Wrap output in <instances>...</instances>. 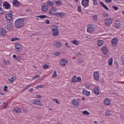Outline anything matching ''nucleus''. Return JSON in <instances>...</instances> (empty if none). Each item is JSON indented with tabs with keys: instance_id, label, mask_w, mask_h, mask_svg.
<instances>
[{
	"instance_id": "1",
	"label": "nucleus",
	"mask_w": 124,
	"mask_h": 124,
	"mask_svg": "<svg viewBox=\"0 0 124 124\" xmlns=\"http://www.w3.org/2000/svg\"><path fill=\"white\" fill-rule=\"evenodd\" d=\"M15 26L16 29H18V30L23 29L25 26V22L24 21V19H23L22 18L16 19L15 21Z\"/></svg>"
},
{
	"instance_id": "2",
	"label": "nucleus",
	"mask_w": 124,
	"mask_h": 124,
	"mask_svg": "<svg viewBox=\"0 0 124 124\" xmlns=\"http://www.w3.org/2000/svg\"><path fill=\"white\" fill-rule=\"evenodd\" d=\"M50 30L52 32V35L53 36H58L60 33V31L58 29V26L57 25H53L51 27Z\"/></svg>"
},
{
	"instance_id": "3",
	"label": "nucleus",
	"mask_w": 124,
	"mask_h": 124,
	"mask_svg": "<svg viewBox=\"0 0 124 124\" xmlns=\"http://www.w3.org/2000/svg\"><path fill=\"white\" fill-rule=\"evenodd\" d=\"M4 28L7 31H11L13 29V23L9 22L4 24Z\"/></svg>"
},
{
	"instance_id": "4",
	"label": "nucleus",
	"mask_w": 124,
	"mask_h": 124,
	"mask_svg": "<svg viewBox=\"0 0 124 124\" xmlns=\"http://www.w3.org/2000/svg\"><path fill=\"white\" fill-rule=\"evenodd\" d=\"M57 11H58V8L55 7H51L49 10L48 14L50 16H56Z\"/></svg>"
},
{
	"instance_id": "5",
	"label": "nucleus",
	"mask_w": 124,
	"mask_h": 124,
	"mask_svg": "<svg viewBox=\"0 0 124 124\" xmlns=\"http://www.w3.org/2000/svg\"><path fill=\"white\" fill-rule=\"evenodd\" d=\"M94 30H95V28H94L93 25H89L87 29V32L88 33H92L94 31Z\"/></svg>"
},
{
	"instance_id": "6",
	"label": "nucleus",
	"mask_w": 124,
	"mask_h": 124,
	"mask_svg": "<svg viewBox=\"0 0 124 124\" xmlns=\"http://www.w3.org/2000/svg\"><path fill=\"white\" fill-rule=\"evenodd\" d=\"M104 23L106 27H110L112 23V18H107L104 20Z\"/></svg>"
},
{
	"instance_id": "7",
	"label": "nucleus",
	"mask_w": 124,
	"mask_h": 124,
	"mask_svg": "<svg viewBox=\"0 0 124 124\" xmlns=\"http://www.w3.org/2000/svg\"><path fill=\"white\" fill-rule=\"evenodd\" d=\"M113 27L114 29H116L117 30H120L121 27H122V24L121 22L119 21H115V22L113 23Z\"/></svg>"
},
{
	"instance_id": "8",
	"label": "nucleus",
	"mask_w": 124,
	"mask_h": 124,
	"mask_svg": "<svg viewBox=\"0 0 124 124\" xmlns=\"http://www.w3.org/2000/svg\"><path fill=\"white\" fill-rule=\"evenodd\" d=\"M5 18L6 20H7L8 21H12L13 19V15H12V13L6 14Z\"/></svg>"
},
{
	"instance_id": "9",
	"label": "nucleus",
	"mask_w": 124,
	"mask_h": 124,
	"mask_svg": "<svg viewBox=\"0 0 124 124\" xmlns=\"http://www.w3.org/2000/svg\"><path fill=\"white\" fill-rule=\"evenodd\" d=\"M72 103L73 106L78 107V106L80 105V102L78 99H74L72 100Z\"/></svg>"
},
{
	"instance_id": "10",
	"label": "nucleus",
	"mask_w": 124,
	"mask_h": 124,
	"mask_svg": "<svg viewBox=\"0 0 124 124\" xmlns=\"http://www.w3.org/2000/svg\"><path fill=\"white\" fill-rule=\"evenodd\" d=\"M68 61L66 59H62L60 60V64L62 66H65Z\"/></svg>"
},
{
	"instance_id": "11",
	"label": "nucleus",
	"mask_w": 124,
	"mask_h": 124,
	"mask_svg": "<svg viewBox=\"0 0 124 124\" xmlns=\"http://www.w3.org/2000/svg\"><path fill=\"white\" fill-rule=\"evenodd\" d=\"M93 79L95 81L99 80V73L98 71L93 72Z\"/></svg>"
},
{
	"instance_id": "12",
	"label": "nucleus",
	"mask_w": 124,
	"mask_h": 124,
	"mask_svg": "<svg viewBox=\"0 0 124 124\" xmlns=\"http://www.w3.org/2000/svg\"><path fill=\"white\" fill-rule=\"evenodd\" d=\"M16 51V52H20L22 49V45L19 43H16L15 44Z\"/></svg>"
},
{
	"instance_id": "13",
	"label": "nucleus",
	"mask_w": 124,
	"mask_h": 124,
	"mask_svg": "<svg viewBox=\"0 0 124 124\" xmlns=\"http://www.w3.org/2000/svg\"><path fill=\"white\" fill-rule=\"evenodd\" d=\"M101 51L103 55H107V54H108V52H109V50L108 49V48L106 47V46L102 47Z\"/></svg>"
},
{
	"instance_id": "14",
	"label": "nucleus",
	"mask_w": 124,
	"mask_h": 124,
	"mask_svg": "<svg viewBox=\"0 0 124 124\" xmlns=\"http://www.w3.org/2000/svg\"><path fill=\"white\" fill-rule=\"evenodd\" d=\"M48 8L49 6L47 4H44L42 5V11H43V12H47Z\"/></svg>"
},
{
	"instance_id": "15",
	"label": "nucleus",
	"mask_w": 124,
	"mask_h": 124,
	"mask_svg": "<svg viewBox=\"0 0 124 124\" xmlns=\"http://www.w3.org/2000/svg\"><path fill=\"white\" fill-rule=\"evenodd\" d=\"M81 81L80 77H77L76 76H74L72 78L73 83H77L78 82H80Z\"/></svg>"
},
{
	"instance_id": "16",
	"label": "nucleus",
	"mask_w": 124,
	"mask_h": 124,
	"mask_svg": "<svg viewBox=\"0 0 124 124\" xmlns=\"http://www.w3.org/2000/svg\"><path fill=\"white\" fill-rule=\"evenodd\" d=\"M55 16H57L58 18H62L65 16V14L64 12H56Z\"/></svg>"
},
{
	"instance_id": "17",
	"label": "nucleus",
	"mask_w": 124,
	"mask_h": 124,
	"mask_svg": "<svg viewBox=\"0 0 124 124\" xmlns=\"http://www.w3.org/2000/svg\"><path fill=\"white\" fill-rule=\"evenodd\" d=\"M3 6L5 9H10L11 7L10 4H9L7 1H4L3 3Z\"/></svg>"
},
{
	"instance_id": "18",
	"label": "nucleus",
	"mask_w": 124,
	"mask_h": 124,
	"mask_svg": "<svg viewBox=\"0 0 124 124\" xmlns=\"http://www.w3.org/2000/svg\"><path fill=\"white\" fill-rule=\"evenodd\" d=\"M118 39L116 38H113L111 41V45L114 47L117 46V44H118Z\"/></svg>"
},
{
	"instance_id": "19",
	"label": "nucleus",
	"mask_w": 124,
	"mask_h": 124,
	"mask_svg": "<svg viewBox=\"0 0 124 124\" xmlns=\"http://www.w3.org/2000/svg\"><path fill=\"white\" fill-rule=\"evenodd\" d=\"M81 4L84 7H88L89 6V0H82Z\"/></svg>"
},
{
	"instance_id": "20",
	"label": "nucleus",
	"mask_w": 124,
	"mask_h": 124,
	"mask_svg": "<svg viewBox=\"0 0 124 124\" xmlns=\"http://www.w3.org/2000/svg\"><path fill=\"white\" fill-rule=\"evenodd\" d=\"M13 5L16 7H20V2L17 0H14L13 1Z\"/></svg>"
},
{
	"instance_id": "21",
	"label": "nucleus",
	"mask_w": 124,
	"mask_h": 124,
	"mask_svg": "<svg viewBox=\"0 0 124 124\" xmlns=\"http://www.w3.org/2000/svg\"><path fill=\"white\" fill-rule=\"evenodd\" d=\"M104 104L105 105H110L111 104V100L108 98H106L104 101Z\"/></svg>"
},
{
	"instance_id": "22",
	"label": "nucleus",
	"mask_w": 124,
	"mask_h": 124,
	"mask_svg": "<svg viewBox=\"0 0 124 124\" xmlns=\"http://www.w3.org/2000/svg\"><path fill=\"white\" fill-rule=\"evenodd\" d=\"M6 34V30L3 28H1L0 30V35L1 36H4Z\"/></svg>"
},
{
	"instance_id": "23",
	"label": "nucleus",
	"mask_w": 124,
	"mask_h": 124,
	"mask_svg": "<svg viewBox=\"0 0 124 124\" xmlns=\"http://www.w3.org/2000/svg\"><path fill=\"white\" fill-rule=\"evenodd\" d=\"M82 93L84 95H86V96H89L90 94H91V92L90 91H88L86 90H84L82 91Z\"/></svg>"
},
{
	"instance_id": "24",
	"label": "nucleus",
	"mask_w": 124,
	"mask_h": 124,
	"mask_svg": "<svg viewBox=\"0 0 124 124\" xmlns=\"http://www.w3.org/2000/svg\"><path fill=\"white\" fill-rule=\"evenodd\" d=\"M13 58L14 59V60H16V61H18V62H21V57L18 56H17L16 55H13Z\"/></svg>"
},
{
	"instance_id": "25",
	"label": "nucleus",
	"mask_w": 124,
	"mask_h": 124,
	"mask_svg": "<svg viewBox=\"0 0 124 124\" xmlns=\"http://www.w3.org/2000/svg\"><path fill=\"white\" fill-rule=\"evenodd\" d=\"M93 91H94L95 94H96V95H98V94H99V88L95 87L93 89Z\"/></svg>"
},
{
	"instance_id": "26",
	"label": "nucleus",
	"mask_w": 124,
	"mask_h": 124,
	"mask_svg": "<svg viewBox=\"0 0 124 124\" xmlns=\"http://www.w3.org/2000/svg\"><path fill=\"white\" fill-rule=\"evenodd\" d=\"M14 112H15L16 113L19 114L21 113V109L19 108H16L13 110Z\"/></svg>"
},
{
	"instance_id": "27",
	"label": "nucleus",
	"mask_w": 124,
	"mask_h": 124,
	"mask_svg": "<svg viewBox=\"0 0 124 124\" xmlns=\"http://www.w3.org/2000/svg\"><path fill=\"white\" fill-rule=\"evenodd\" d=\"M71 43H72V44H74V45H76V46H78V45L80 44V42L77 41V40H75L72 41Z\"/></svg>"
},
{
	"instance_id": "28",
	"label": "nucleus",
	"mask_w": 124,
	"mask_h": 124,
	"mask_svg": "<svg viewBox=\"0 0 124 124\" xmlns=\"http://www.w3.org/2000/svg\"><path fill=\"white\" fill-rule=\"evenodd\" d=\"M54 46H55V47H61L62 46V44L61 43V42H55L54 43Z\"/></svg>"
},
{
	"instance_id": "29",
	"label": "nucleus",
	"mask_w": 124,
	"mask_h": 124,
	"mask_svg": "<svg viewBox=\"0 0 124 124\" xmlns=\"http://www.w3.org/2000/svg\"><path fill=\"white\" fill-rule=\"evenodd\" d=\"M54 3L56 4V5L61 6L62 5V1L60 0H58L54 1Z\"/></svg>"
},
{
	"instance_id": "30",
	"label": "nucleus",
	"mask_w": 124,
	"mask_h": 124,
	"mask_svg": "<svg viewBox=\"0 0 124 124\" xmlns=\"http://www.w3.org/2000/svg\"><path fill=\"white\" fill-rule=\"evenodd\" d=\"M36 17L37 18H40V19H45L46 18H48V16L46 15L37 16Z\"/></svg>"
},
{
	"instance_id": "31",
	"label": "nucleus",
	"mask_w": 124,
	"mask_h": 124,
	"mask_svg": "<svg viewBox=\"0 0 124 124\" xmlns=\"http://www.w3.org/2000/svg\"><path fill=\"white\" fill-rule=\"evenodd\" d=\"M108 64L109 66L112 65V64H113V58H110L108 60Z\"/></svg>"
},
{
	"instance_id": "32",
	"label": "nucleus",
	"mask_w": 124,
	"mask_h": 124,
	"mask_svg": "<svg viewBox=\"0 0 124 124\" xmlns=\"http://www.w3.org/2000/svg\"><path fill=\"white\" fill-rule=\"evenodd\" d=\"M100 4H101V5H102V6L103 8H104L106 9V10H108V7H107V6L104 4V3L103 2H100Z\"/></svg>"
},
{
	"instance_id": "33",
	"label": "nucleus",
	"mask_w": 124,
	"mask_h": 124,
	"mask_svg": "<svg viewBox=\"0 0 124 124\" xmlns=\"http://www.w3.org/2000/svg\"><path fill=\"white\" fill-rule=\"evenodd\" d=\"M97 45L98 46H102L103 45V41L99 40L97 41Z\"/></svg>"
},
{
	"instance_id": "34",
	"label": "nucleus",
	"mask_w": 124,
	"mask_h": 124,
	"mask_svg": "<svg viewBox=\"0 0 124 124\" xmlns=\"http://www.w3.org/2000/svg\"><path fill=\"white\" fill-rule=\"evenodd\" d=\"M34 104H35V105H42V104H41V103H40V101L34 100Z\"/></svg>"
},
{
	"instance_id": "35",
	"label": "nucleus",
	"mask_w": 124,
	"mask_h": 124,
	"mask_svg": "<svg viewBox=\"0 0 124 124\" xmlns=\"http://www.w3.org/2000/svg\"><path fill=\"white\" fill-rule=\"evenodd\" d=\"M112 115V113H111V111L109 110H106L105 111V115L107 116L108 117H109V116H111Z\"/></svg>"
},
{
	"instance_id": "36",
	"label": "nucleus",
	"mask_w": 124,
	"mask_h": 124,
	"mask_svg": "<svg viewBox=\"0 0 124 124\" xmlns=\"http://www.w3.org/2000/svg\"><path fill=\"white\" fill-rule=\"evenodd\" d=\"M4 14V10L2 9L1 6L0 5V16Z\"/></svg>"
},
{
	"instance_id": "37",
	"label": "nucleus",
	"mask_w": 124,
	"mask_h": 124,
	"mask_svg": "<svg viewBox=\"0 0 124 124\" xmlns=\"http://www.w3.org/2000/svg\"><path fill=\"white\" fill-rule=\"evenodd\" d=\"M9 81H10V82H11L12 83H13V82H14V81H16V77H13L9 79Z\"/></svg>"
},
{
	"instance_id": "38",
	"label": "nucleus",
	"mask_w": 124,
	"mask_h": 124,
	"mask_svg": "<svg viewBox=\"0 0 124 124\" xmlns=\"http://www.w3.org/2000/svg\"><path fill=\"white\" fill-rule=\"evenodd\" d=\"M47 4L49 5V6H54V2L51 1H47Z\"/></svg>"
},
{
	"instance_id": "39",
	"label": "nucleus",
	"mask_w": 124,
	"mask_h": 124,
	"mask_svg": "<svg viewBox=\"0 0 124 124\" xmlns=\"http://www.w3.org/2000/svg\"><path fill=\"white\" fill-rule=\"evenodd\" d=\"M43 88H44V85H38V86H36L35 87V89H43Z\"/></svg>"
},
{
	"instance_id": "40",
	"label": "nucleus",
	"mask_w": 124,
	"mask_h": 124,
	"mask_svg": "<svg viewBox=\"0 0 124 124\" xmlns=\"http://www.w3.org/2000/svg\"><path fill=\"white\" fill-rule=\"evenodd\" d=\"M82 114H83V115H90V113L89 112V111H88L87 110L83 111H82Z\"/></svg>"
},
{
	"instance_id": "41",
	"label": "nucleus",
	"mask_w": 124,
	"mask_h": 124,
	"mask_svg": "<svg viewBox=\"0 0 124 124\" xmlns=\"http://www.w3.org/2000/svg\"><path fill=\"white\" fill-rule=\"evenodd\" d=\"M93 2V4L94 5H98V3H97V0H92Z\"/></svg>"
},
{
	"instance_id": "42",
	"label": "nucleus",
	"mask_w": 124,
	"mask_h": 124,
	"mask_svg": "<svg viewBox=\"0 0 124 124\" xmlns=\"http://www.w3.org/2000/svg\"><path fill=\"white\" fill-rule=\"evenodd\" d=\"M5 64H6V65H9L10 63V62L9 60H4V62Z\"/></svg>"
},
{
	"instance_id": "43",
	"label": "nucleus",
	"mask_w": 124,
	"mask_h": 124,
	"mask_svg": "<svg viewBox=\"0 0 124 124\" xmlns=\"http://www.w3.org/2000/svg\"><path fill=\"white\" fill-rule=\"evenodd\" d=\"M17 40H20V38L15 37V38L12 39L11 41H12L13 42L14 41H17Z\"/></svg>"
},
{
	"instance_id": "44",
	"label": "nucleus",
	"mask_w": 124,
	"mask_h": 124,
	"mask_svg": "<svg viewBox=\"0 0 124 124\" xmlns=\"http://www.w3.org/2000/svg\"><path fill=\"white\" fill-rule=\"evenodd\" d=\"M86 89H90V87H91V84L89 83H86L85 85Z\"/></svg>"
},
{
	"instance_id": "45",
	"label": "nucleus",
	"mask_w": 124,
	"mask_h": 124,
	"mask_svg": "<svg viewBox=\"0 0 124 124\" xmlns=\"http://www.w3.org/2000/svg\"><path fill=\"white\" fill-rule=\"evenodd\" d=\"M49 68V66L47 64H45L43 66V68L44 69H47Z\"/></svg>"
},
{
	"instance_id": "46",
	"label": "nucleus",
	"mask_w": 124,
	"mask_h": 124,
	"mask_svg": "<svg viewBox=\"0 0 124 124\" xmlns=\"http://www.w3.org/2000/svg\"><path fill=\"white\" fill-rule=\"evenodd\" d=\"M40 76H39V75H36V76L33 77L32 78V80H35V79H37V78H40Z\"/></svg>"
},
{
	"instance_id": "47",
	"label": "nucleus",
	"mask_w": 124,
	"mask_h": 124,
	"mask_svg": "<svg viewBox=\"0 0 124 124\" xmlns=\"http://www.w3.org/2000/svg\"><path fill=\"white\" fill-rule=\"evenodd\" d=\"M78 11L80 13L82 12V8L81 7V6H78Z\"/></svg>"
},
{
	"instance_id": "48",
	"label": "nucleus",
	"mask_w": 124,
	"mask_h": 124,
	"mask_svg": "<svg viewBox=\"0 0 124 124\" xmlns=\"http://www.w3.org/2000/svg\"><path fill=\"white\" fill-rule=\"evenodd\" d=\"M121 62L123 65H124V55L121 57Z\"/></svg>"
},
{
	"instance_id": "49",
	"label": "nucleus",
	"mask_w": 124,
	"mask_h": 124,
	"mask_svg": "<svg viewBox=\"0 0 124 124\" xmlns=\"http://www.w3.org/2000/svg\"><path fill=\"white\" fill-rule=\"evenodd\" d=\"M103 16L105 17H109V14L108 13H104L103 14Z\"/></svg>"
},
{
	"instance_id": "50",
	"label": "nucleus",
	"mask_w": 124,
	"mask_h": 124,
	"mask_svg": "<svg viewBox=\"0 0 124 124\" xmlns=\"http://www.w3.org/2000/svg\"><path fill=\"white\" fill-rule=\"evenodd\" d=\"M57 77V72H56V71H54L53 74L52 75V77H53V78H55V77Z\"/></svg>"
},
{
	"instance_id": "51",
	"label": "nucleus",
	"mask_w": 124,
	"mask_h": 124,
	"mask_svg": "<svg viewBox=\"0 0 124 124\" xmlns=\"http://www.w3.org/2000/svg\"><path fill=\"white\" fill-rule=\"evenodd\" d=\"M52 101L53 102H56V103H57V104H60V102H59V101H58V99H53L52 100Z\"/></svg>"
},
{
	"instance_id": "52",
	"label": "nucleus",
	"mask_w": 124,
	"mask_h": 124,
	"mask_svg": "<svg viewBox=\"0 0 124 124\" xmlns=\"http://www.w3.org/2000/svg\"><path fill=\"white\" fill-rule=\"evenodd\" d=\"M93 19L94 21H96L97 20V16H93Z\"/></svg>"
},
{
	"instance_id": "53",
	"label": "nucleus",
	"mask_w": 124,
	"mask_h": 124,
	"mask_svg": "<svg viewBox=\"0 0 124 124\" xmlns=\"http://www.w3.org/2000/svg\"><path fill=\"white\" fill-rule=\"evenodd\" d=\"M54 56H60L61 55V53L59 52H56L54 54Z\"/></svg>"
},
{
	"instance_id": "54",
	"label": "nucleus",
	"mask_w": 124,
	"mask_h": 124,
	"mask_svg": "<svg viewBox=\"0 0 124 124\" xmlns=\"http://www.w3.org/2000/svg\"><path fill=\"white\" fill-rule=\"evenodd\" d=\"M112 8H113V9H114V10H115V11H117V10H118L119 9V8H118V7L116 6H113L112 7Z\"/></svg>"
},
{
	"instance_id": "55",
	"label": "nucleus",
	"mask_w": 124,
	"mask_h": 124,
	"mask_svg": "<svg viewBox=\"0 0 124 124\" xmlns=\"http://www.w3.org/2000/svg\"><path fill=\"white\" fill-rule=\"evenodd\" d=\"M7 86L5 85L4 87V89H3V91L4 92H7Z\"/></svg>"
},
{
	"instance_id": "56",
	"label": "nucleus",
	"mask_w": 124,
	"mask_h": 124,
	"mask_svg": "<svg viewBox=\"0 0 124 124\" xmlns=\"http://www.w3.org/2000/svg\"><path fill=\"white\" fill-rule=\"evenodd\" d=\"M65 46L67 47V48H70V46L68 44V43H66L65 44Z\"/></svg>"
},
{
	"instance_id": "57",
	"label": "nucleus",
	"mask_w": 124,
	"mask_h": 124,
	"mask_svg": "<svg viewBox=\"0 0 124 124\" xmlns=\"http://www.w3.org/2000/svg\"><path fill=\"white\" fill-rule=\"evenodd\" d=\"M46 24L47 25H49V24H50V21H49V20L46 19Z\"/></svg>"
},
{
	"instance_id": "58",
	"label": "nucleus",
	"mask_w": 124,
	"mask_h": 124,
	"mask_svg": "<svg viewBox=\"0 0 124 124\" xmlns=\"http://www.w3.org/2000/svg\"><path fill=\"white\" fill-rule=\"evenodd\" d=\"M78 62L79 63H80V62H83V60H81V59H78Z\"/></svg>"
},
{
	"instance_id": "59",
	"label": "nucleus",
	"mask_w": 124,
	"mask_h": 124,
	"mask_svg": "<svg viewBox=\"0 0 124 124\" xmlns=\"http://www.w3.org/2000/svg\"><path fill=\"white\" fill-rule=\"evenodd\" d=\"M105 1L107 3H109V2H111L112 1V0H105Z\"/></svg>"
},
{
	"instance_id": "60",
	"label": "nucleus",
	"mask_w": 124,
	"mask_h": 124,
	"mask_svg": "<svg viewBox=\"0 0 124 124\" xmlns=\"http://www.w3.org/2000/svg\"><path fill=\"white\" fill-rule=\"evenodd\" d=\"M36 98H41V95H40L39 94H37L36 95Z\"/></svg>"
},
{
	"instance_id": "61",
	"label": "nucleus",
	"mask_w": 124,
	"mask_h": 124,
	"mask_svg": "<svg viewBox=\"0 0 124 124\" xmlns=\"http://www.w3.org/2000/svg\"><path fill=\"white\" fill-rule=\"evenodd\" d=\"M31 85L29 84L26 86V87L25 88V90H27V89H28V88H30V87H31Z\"/></svg>"
},
{
	"instance_id": "62",
	"label": "nucleus",
	"mask_w": 124,
	"mask_h": 124,
	"mask_svg": "<svg viewBox=\"0 0 124 124\" xmlns=\"http://www.w3.org/2000/svg\"><path fill=\"white\" fill-rule=\"evenodd\" d=\"M32 91H33V89L31 88L29 90V92H30V93H32Z\"/></svg>"
},
{
	"instance_id": "63",
	"label": "nucleus",
	"mask_w": 124,
	"mask_h": 124,
	"mask_svg": "<svg viewBox=\"0 0 124 124\" xmlns=\"http://www.w3.org/2000/svg\"><path fill=\"white\" fill-rule=\"evenodd\" d=\"M8 107V105H6L5 107H3L4 109H6Z\"/></svg>"
},
{
	"instance_id": "64",
	"label": "nucleus",
	"mask_w": 124,
	"mask_h": 124,
	"mask_svg": "<svg viewBox=\"0 0 124 124\" xmlns=\"http://www.w3.org/2000/svg\"><path fill=\"white\" fill-rule=\"evenodd\" d=\"M7 102H4V103H3V105H4V104H7Z\"/></svg>"
}]
</instances>
